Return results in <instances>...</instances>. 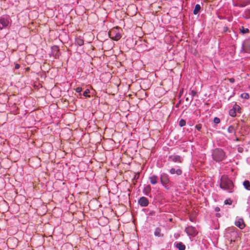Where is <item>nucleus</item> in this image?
<instances>
[{"label": "nucleus", "instance_id": "nucleus-21", "mask_svg": "<svg viewBox=\"0 0 250 250\" xmlns=\"http://www.w3.org/2000/svg\"><path fill=\"white\" fill-rule=\"evenodd\" d=\"M240 32L243 34H246L249 32V29L248 28H245L243 26H242L240 28Z\"/></svg>", "mask_w": 250, "mask_h": 250}, {"label": "nucleus", "instance_id": "nucleus-28", "mask_svg": "<svg viewBox=\"0 0 250 250\" xmlns=\"http://www.w3.org/2000/svg\"><path fill=\"white\" fill-rule=\"evenodd\" d=\"M224 203L225 205H231L232 201L230 199H227L225 201Z\"/></svg>", "mask_w": 250, "mask_h": 250}, {"label": "nucleus", "instance_id": "nucleus-20", "mask_svg": "<svg viewBox=\"0 0 250 250\" xmlns=\"http://www.w3.org/2000/svg\"><path fill=\"white\" fill-rule=\"evenodd\" d=\"M243 185L245 188L249 190H250V183L249 181L246 180L243 182Z\"/></svg>", "mask_w": 250, "mask_h": 250}, {"label": "nucleus", "instance_id": "nucleus-7", "mask_svg": "<svg viewBox=\"0 0 250 250\" xmlns=\"http://www.w3.org/2000/svg\"><path fill=\"white\" fill-rule=\"evenodd\" d=\"M51 53L55 59H58L61 55L59 48L57 45H54L51 47Z\"/></svg>", "mask_w": 250, "mask_h": 250}, {"label": "nucleus", "instance_id": "nucleus-9", "mask_svg": "<svg viewBox=\"0 0 250 250\" xmlns=\"http://www.w3.org/2000/svg\"><path fill=\"white\" fill-rule=\"evenodd\" d=\"M185 231L188 235L195 236L197 232L195 228L192 226H189L186 228Z\"/></svg>", "mask_w": 250, "mask_h": 250}, {"label": "nucleus", "instance_id": "nucleus-13", "mask_svg": "<svg viewBox=\"0 0 250 250\" xmlns=\"http://www.w3.org/2000/svg\"><path fill=\"white\" fill-rule=\"evenodd\" d=\"M169 173L171 174H176L177 175H181L182 174V170L180 168L175 169V168L172 167L169 170Z\"/></svg>", "mask_w": 250, "mask_h": 250}, {"label": "nucleus", "instance_id": "nucleus-31", "mask_svg": "<svg viewBox=\"0 0 250 250\" xmlns=\"http://www.w3.org/2000/svg\"><path fill=\"white\" fill-rule=\"evenodd\" d=\"M195 128L198 130V131H200L202 128V125L201 124H197L195 126Z\"/></svg>", "mask_w": 250, "mask_h": 250}, {"label": "nucleus", "instance_id": "nucleus-38", "mask_svg": "<svg viewBox=\"0 0 250 250\" xmlns=\"http://www.w3.org/2000/svg\"><path fill=\"white\" fill-rule=\"evenodd\" d=\"M249 17H247V19L250 18V11H249Z\"/></svg>", "mask_w": 250, "mask_h": 250}, {"label": "nucleus", "instance_id": "nucleus-3", "mask_svg": "<svg viewBox=\"0 0 250 250\" xmlns=\"http://www.w3.org/2000/svg\"><path fill=\"white\" fill-rule=\"evenodd\" d=\"M241 52L250 54V38L246 39L243 42Z\"/></svg>", "mask_w": 250, "mask_h": 250}, {"label": "nucleus", "instance_id": "nucleus-32", "mask_svg": "<svg viewBox=\"0 0 250 250\" xmlns=\"http://www.w3.org/2000/svg\"><path fill=\"white\" fill-rule=\"evenodd\" d=\"M229 81L230 83H234L235 82V79L233 78L229 79Z\"/></svg>", "mask_w": 250, "mask_h": 250}, {"label": "nucleus", "instance_id": "nucleus-33", "mask_svg": "<svg viewBox=\"0 0 250 250\" xmlns=\"http://www.w3.org/2000/svg\"><path fill=\"white\" fill-rule=\"evenodd\" d=\"M214 210L216 211V212H218L220 210V209L219 207H216L215 209H214Z\"/></svg>", "mask_w": 250, "mask_h": 250}, {"label": "nucleus", "instance_id": "nucleus-39", "mask_svg": "<svg viewBox=\"0 0 250 250\" xmlns=\"http://www.w3.org/2000/svg\"><path fill=\"white\" fill-rule=\"evenodd\" d=\"M67 244H65V245H63V246L62 247V249H63L64 247H66V246H67Z\"/></svg>", "mask_w": 250, "mask_h": 250}, {"label": "nucleus", "instance_id": "nucleus-12", "mask_svg": "<svg viewBox=\"0 0 250 250\" xmlns=\"http://www.w3.org/2000/svg\"><path fill=\"white\" fill-rule=\"evenodd\" d=\"M236 108H240V106L235 104L233 108L229 110V114L231 117H235L236 115Z\"/></svg>", "mask_w": 250, "mask_h": 250}, {"label": "nucleus", "instance_id": "nucleus-14", "mask_svg": "<svg viewBox=\"0 0 250 250\" xmlns=\"http://www.w3.org/2000/svg\"><path fill=\"white\" fill-rule=\"evenodd\" d=\"M174 245L179 250H185L186 249L185 245L182 242H176L174 243Z\"/></svg>", "mask_w": 250, "mask_h": 250}, {"label": "nucleus", "instance_id": "nucleus-40", "mask_svg": "<svg viewBox=\"0 0 250 250\" xmlns=\"http://www.w3.org/2000/svg\"><path fill=\"white\" fill-rule=\"evenodd\" d=\"M235 141H239V139L237 138H236Z\"/></svg>", "mask_w": 250, "mask_h": 250}, {"label": "nucleus", "instance_id": "nucleus-30", "mask_svg": "<svg viewBox=\"0 0 250 250\" xmlns=\"http://www.w3.org/2000/svg\"><path fill=\"white\" fill-rule=\"evenodd\" d=\"M247 4H248V3L245 1H244L243 3L239 4L238 5V6L240 7H244L246 6Z\"/></svg>", "mask_w": 250, "mask_h": 250}, {"label": "nucleus", "instance_id": "nucleus-1", "mask_svg": "<svg viewBox=\"0 0 250 250\" xmlns=\"http://www.w3.org/2000/svg\"><path fill=\"white\" fill-rule=\"evenodd\" d=\"M220 187L224 189L228 190L229 192H232L234 187L232 181L226 175L222 176L220 179Z\"/></svg>", "mask_w": 250, "mask_h": 250}, {"label": "nucleus", "instance_id": "nucleus-8", "mask_svg": "<svg viewBox=\"0 0 250 250\" xmlns=\"http://www.w3.org/2000/svg\"><path fill=\"white\" fill-rule=\"evenodd\" d=\"M161 182L163 185H167L169 182V176L165 173H162L160 175Z\"/></svg>", "mask_w": 250, "mask_h": 250}, {"label": "nucleus", "instance_id": "nucleus-5", "mask_svg": "<svg viewBox=\"0 0 250 250\" xmlns=\"http://www.w3.org/2000/svg\"><path fill=\"white\" fill-rule=\"evenodd\" d=\"M109 36L112 40L116 41L119 40L122 37L121 34L117 32L116 30H112L109 31Z\"/></svg>", "mask_w": 250, "mask_h": 250}, {"label": "nucleus", "instance_id": "nucleus-6", "mask_svg": "<svg viewBox=\"0 0 250 250\" xmlns=\"http://www.w3.org/2000/svg\"><path fill=\"white\" fill-rule=\"evenodd\" d=\"M168 159L173 162L179 163H182L183 161V158L180 156L175 154L169 156Z\"/></svg>", "mask_w": 250, "mask_h": 250}, {"label": "nucleus", "instance_id": "nucleus-36", "mask_svg": "<svg viewBox=\"0 0 250 250\" xmlns=\"http://www.w3.org/2000/svg\"><path fill=\"white\" fill-rule=\"evenodd\" d=\"M216 216H217V217H220V213H217V214H216Z\"/></svg>", "mask_w": 250, "mask_h": 250}, {"label": "nucleus", "instance_id": "nucleus-11", "mask_svg": "<svg viewBox=\"0 0 250 250\" xmlns=\"http://www.w3.org/2000/svg\"><path fill=\"white\" fill-rule=\"evenodd\" d=\"M235 225L240 229H243L245 227L244 221L242 218H239L237 221H235Z\"/></svg>", "mask_w": 250, "mask_h": 250}, {"label": "nucleus", "instance_id": "nucleus-15", "mask_svg": "<svg viewBox=\"0 0 250 250\" xmlns=\"http://www.w3.org/2000/svg\"><path fill=\"white\" fill-rule=\"evenodd\" d=\"M150 182L152 185H155L158 183V177L156 175H152L149 178Z\"/></svg>", "mask_w": 250, "mask_h": 250}, {"label": "nucleus", "instance_id": "nucleus-42", "mask_svg": "<svg viewBox=\"0 0 250 250\" xmlns=\"http://www.w3.org/2000/svg\"><path fill=\"white\" fill-rule=\"evenodd\" d=\"M240 149V148H238V151H239V152H240V151H241V149Z\"/></svg>", "mask_w": 250, "mask_h": 250}, {"label": "nucleus", "instance_id": "nucleus-27", "mask_svg": "<svg viewBox=\"0 0 250 250\" xmlns=\"http://www.w3.org/2000/svg\"><path fill=\"white\" fill-rule=\"evenodd\" d=\"M83 89L81 87H77L76 89H75V91L77 92V93H79V95H81L82 94L81 93V92H82Z\"/></svg>", "mask_w": 250, "mask_h": 250}, {"label": "nucleus", "instance_id": "nucleus-26", "mask_svg": "<svg viewBox=\"0 0 250 250\" xmlns=\"http://www.w3.org/2000/svg\"><path fill=\"white\" fill-rule=\"evenodd\" d=\"M213 122L215 124H218L220 122V120L218 117H215L213 120Z\"/></svg>", "mask_w": 250, "mask_h": 250}, {"label": "nucleus", "instance_id": "nucleus-4", "mask_svg": "<svg viewBox=\"0 0 250 250\" xmlns=\"http://www.w3.org/2000/svg\"><path fill=\"white\" fill-rule=\"evenodd\" d=\"M11 20L9 18H5L4 17H0V29L1 30L3 28L7 27L10 21Z\"/></svg>", "mask_w": 250, "mask_h": 250}, {"label": "nucleus", "instance_id": "nucleus-44", "mask_svg": "<svg viewBox=\"0 0 250 250\" xmlns=\"http://www.w3.org/2000/svg\"><path fill=\"white\" fill-rule=\"evenodd\" d=\"M178 105H179V104H177V105H176V107H178Z\"/></svg>", "mask_w": 250, "mask_h": 250}, {"label": "nucleus", "instance_id": "nucleus-19", "mask_svg": "<svg viewBox=\"0 0 250 250\" xmlns=\"http://www.w3.org/2000/svg\"><path fill=\"white\" fill-rule=\"evenodd\" d=\"M201 9V6L199 4H196L194 11H193V14L194 15H197L199 12L200 11Z\"/></svg>", "mask_w": 250, "mask_h": 250}, {"label": "nucleus", "instance_id": "nucleus-18", "mask_svg": "<svg viewBox=\"0 0 250 250\" xmlns=\"http://www.w3.org/2000/svg\"><path fill=\"white\" fill-rule=\"evenodd\" d=\"M76 43L79 46H82L84 43V41L80 37L77 38L75 40Z\"/></svg>", "mask_w": 250, "mask_h": 250}, {"label": "nucleus", "instance_id": "nucleus-43", "mask_svg": "<svg viewBox=\"0 0 250 250\" xmlns=\"http://www.w3.org/2000/svg\"><path fill=\"white\" fill-rule=\"evenodd\" d=\"M240 149V148H238V151H239V152H240V151H241V149Z\"/></svg>", "mask_w": 250, "mask_h": 250}, {"label": "nucleus", "instance_id": "nucleus-29", "mask_svg": "<svg viewBox=\"0 0 250 250\" xmlns=\"http://www.w3.org/2000/svg\"><path fill=\"white\" fill-rule=\"evenodd\" d=\"M197 94V92L194 90H192L190 92V95H191L192 97L193 98L195 96H196ZM193 100V98H192V100Z\"/></svg>", "mask_w": 250, "mask_h": 250}, {"label": "nucleus", "instance_id": "nucleus-24", "mask_svg": "<svg viewBox=\"0 0 250 250\" xmlns=\"http://www.w3.org/2000/svg\"><path fill=\"white\" fill-rule=\"evenodd\" d=\"M228 131L230 133H234L235 132V128L233 126L230 125L228 128Z\"/></svg>", "mask_w": 250, "mask_h": 250}, {"label": "nucleus", "instance_id": "nucleus-23", "mask_svg": "<svg viewBox=\"0 0 250 250\" xmlns=\"http://www.w3.org/2000/svg\"><path fill=\"white\" fill-rule=\"evenodd\" d=\"M179 125L181 127L184 126L186 125V121L184 119H182L180 120Z\"/></svg>", "mask_w": 250, "mask_h": 250}, {"label": "nucleus", "instance_id": "nucleus-10", "mask_svg": "<svg viewBox=\"0 0 250 250\" xmlns=\"http://www.w3.org/2000/svg\"><path fill=\"white\" fill-rule=\"evenodd\" d=\"M138 204L143 207H147L149 204L148 200L145 197H141L138 200Z\"/></svg>", "mask_w": 250, "mask_h": 250}, {"label": "nucleus", "instance_id": "nucleus-35", "mask_svg": "<svg viewBox=\"0 0 250 250\" xmlns=\"http://www.w3.org/2000/svg\"><path fill=\"white\" fill-rule=\"evenodd\" d=\"M245 1L248 3H250V0H245Z\"/></svg>", "mask_w": 250, "mask_h": 250}, {"label": "nucleus", "instance_id": "nucleus-25", "mask_svg": "<svg viewBox=\"0 0 250 250\" xmlns=\"http://www.w3.org/2000/svg\"><path fill=\"white\" fill-rule=\"evenodd\" d=\"M241 97L245 99H248L250 98L249 94L247 93H243L241 94Z\"/></svg>", "mask_w": 250, "mask_h": 250}, {"label": "nucleus", "instance_id": "nucleus-2", "mask_svg": "<svg viewBox=\"0 0 250 250\" xmlns=\"http://www.w3.org/2000/svg\"><path fill=\"white\" fill-rule=\"evenodd\" d=\"M212 156L213 160L216 162L222 161L226 157L224 151L220 148H217L213 150L212 153Z\"/></svg>", "mask_w": 250, "mask_h": 250}, {"label": "nucleus", "instance_id": "nucleus-34", "mask_svg": "<svg viewBox=\"0 0 250 250\" xmlns=\"http://www.w3.org/2000/svg\"><path fill=\"white\" fill-rule=\"evenodd\" d=\"M15 69H19L20 67V65L19 64H16L15 65Z\"/></svg>", "mask_w": 250, "mask_h": 250}, {"label": "nucleus", "instance_id": "nucleus-17", "mask_svg": "<svg viewBox=\"0 0 250 250\" xmlns=\"http://www.w3.org/2000/svg\"><path fill=\"white\" fill-rule=\"evenodd\" d=\"M151 191V187L150 185H146L143 189V192L146 195H148Z\"/></svg>", "mask_w": 250, "mask_h": 250}, {"label": "nucleus", "instance_id": "nucleus-16", "mask_svg": "<svg viewBox=\"0 0 250 250\" xmlns=\"http://www.w3.org/2000/svg\"><path fill=\"white\" fill-rule=\"evenodd\" d=\"M161 229L160 228H157L155 231L154 234L155 236L158 237H162L164 236V234L161 232Z\"/></svg>", "mask_w": 250, "mask_h": 250}, {"label": "nucleus", "instance_id": "nucleus-37", "mask_svg": "<svg viewBox=\"0 0 250 250\" xmlns=\"http://www.w3.org/2000/svg\"><path fill=\"white\" fill-rule=\"evenodd\" d=\"M240 109H241L240 107V108H236V111H237L238 112H240V111H239Z\"/></svg>", "mask_w": 250, "mask_h": 250}, {"label": "nucleus", "instance_id": "nucleus-22", "mask_svg": "<svg viewBox=\"0 0 250 250\" xmlns=\"http://www.w3.org/2000/svg\"><path fill=\"white\" fill-rule=\"evenodd\" d=\"M90 93V90L88 89H86L84 92L83 93V96L85 97H90V96L89 95V93Z\"/></svg>", "mask_w": 250, "mask_h": 250}, {"label": "nucleus", "instance_id": "nucleus-41", "mask_svg": "<svg viewBox=\"0 0 250 250\" xmlns=\"http://www.w3.org/2000/svg\"><path fill=\"white\" fill-rule=\"evenodd\" d=\"M186 100L187 101H188V98H187L186 99Z\"/></svg>", "mask_w": 250, "mask_h": 250}]
</instances>
